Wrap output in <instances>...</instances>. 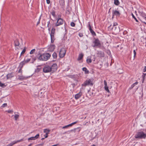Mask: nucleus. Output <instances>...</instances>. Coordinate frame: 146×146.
Listing matches in <instances>:
<instances>
[{
    "mask_svg": "<svg viewBox=\"0 0 146 146\" xmlns=\"http://www.w3.org/2000/svg\"><path fill=\"white\" fill-rule=\"evenodd\" d=\"M50 56L51 55L48 53H45L42 54L39 53L38 54L37 57L39 60L46 61L50 58Z\"/></svg>",
    "mask_w": 146,
    "mask_h": 146,
    "instance_id": "1",
    "label": "nucleus"
},
{
    "mask_svg": "<svg viewBox=\"0 0 146 146\" xmlns=\"http://www.w3.org/2000/svg\"><path fill=\"white\" fill-rule=\"evenodd\" d=\"M94 83V80L93 78H87L82 84V86H92Z\"/></svg>",
    "mask_w": 146,
    "mask_h": 146,
    "instance_id": "2",
    "label": "nucleus"
},
{
    "mask_svg": "<svg viewBox=\"0 0 146 146\" xmlns=\"http://www.w3.org/2000/svg\"><path fill=\"white\" fill-rule=\"evenodd\" d=\"M136 139H145L146 138V133L143 131H139L135 135Z\"/></svg>",
    "mask_w": 146,
    "mask_h": 146,
    "instance_id": "3",
    "label": "nucleus"
},
{
    "mask_svg": "<svg viewBox=\"0 0 146 146\" xmlns=\"http://www.w3.org/2000/svg\"><path fill=\"white\" fill-rule=\"evenodd\" d=\"M94 40L93 42L94 44L92 46L93 47H100L101 46L100 42L98 38H94L93 39Z\"/></svg>",
    "mask_w": 146,
    "mask_h": 146,
    "instance_id": "4",
    "label": "nucleus"
},
{
    "mask_svg": "<svg viewBox=\"0 0 146 146\" xmlns=\"http://www.w3.org/2000/svg\"><path fill=\"white\" fill-rule=\"evenodd\" d=\"M140 15L142 18L140 19V21L146 25V15L143 12H140Z\"/></svg>",
    "mask_w": 146,
    "mask_h": 146,
    "instance_id": "5",
    "label": "nucleus"
},
{
    "mask_svg": "<svg viewBox=\"0 0 146 146\" xmlns=\"http://www.w3.org/2000/svg\"><path fill=\"white\" fill-rule=\"evenodd\" d=\"M64 21L63 19L60 18H58L57 19V22L55 24L56 27H58L61 25H62Z\"/></svg>",
    "mask_w": 146,
    "mask_h": 146,
    "instance_id": "6",
    "label": "nucleus"
},
{
    "mask_svg": "<svg viewBox=\"0 0 146 146\" xmlns=\"http://www.w3.org/2000/svg\"><path fill=\"white\" fill-rule=\"evenodd\" d=\"M108 29H111L114 32L117 33L119 31V27L117 26H112L111 25L108 27Z\"/></svg>",
    "mask_w": 146,
    "mask_h": 146,
    "instance_id": "7",
    "label": "nucleus"
},
{
    "mask_svg": "<svg viewBox=\"0 0 146 146\" xmlns=\"http://www.w3.org/2000/svg\"><path fill=\"white\" fill-rule=\"evenodd\" d=\"M66 52V50L64 48H62L59 52V56L60 58H63L65 55Z\"/></svg>",
    "mask_w": 146,
    "mask_h": 146,
    "instance_id": "8",
    "label": "nucleus"
},
{
    "mask_svg": "<svg viewBox=\"0 0 146 146\" xmlns=\"http://www.w3.org/2000/svg\"><path fill=\"white\" fill-rule=\"evenodd\" d=\"M43 71L44 73L49 72L51 71V68L50 66L48 65L45 66L43 68Z\"/></svg>",
    "mask_w": 146,
    "mask_h": 146,
    "instance_id": "9",
    "label": "nucleus"
},
{
    "mask_svg": "<svg viewBox=\"0 0 146 146\" xmlns=\"http://www.w3.org/2000/svg\"><path fill=\"white\" fill-rule=\"evenodd\" d=\"M31 60L30 59H28L27 60L25 59L23 61L21 62L20 64V66H21L22 67H23V66L25 65L26 64L29 62Z\"/></svg>",
    "mask_w": 146,
    "mask_h": 146,
    "instance_id": "10",
    "label": "nucleus"
},
{
    "mask_svg": "<svg viewBox=\"0 0 146 146\" xmlns=\"http://www.w3.org/2000/svg\"><path fill=\"white\" fill-rule=\"evenodd\" d=\"M120 15V13L119 11H117L116 10H113L112 12V18H113L114 16L115 15L116 16L119 17Z\"/></svg>",
    "mask_w": 146,
    "mask_h": 146,
    "instance_id": "11",
    "label": "nucleus"
},
{
    "mask_svg": "<svg viewBox=\"0 0 146 146\" xmlns=\"http://www.w3.org/2000/svg\"><path fill=\"white\" fill-rule=\"evenodd\" d=\"M88 27L89 30L90 32V33L93 35V36H96V34L94 32V31L92 29L91 26L90 25V22L88 23Z\"/></svg>",
    "mask_w": 146,
    "mask_h": 146,
    "instance_id": "12",
    "label": "nucleus"
},
{
    "mask_svg": "<svg viewBox=\"0 0 146 146\" xmlns=\"http://www.w3.org/2000/svg\"><path fill=\"white\" fill-rule=\"evenodd\" d=\"M50 68H51V71H55L57 70V66L56 64H53L51 66H50Z\"/></svg>",
    "mask_w": 146,
    "mask_h": 146,
    "instance_id": "13",
    "label": "nucleus"
},
{
    "mask_svg": "<svg viewBox=\"0 0 146 146\" xmlns=\"http://www.w3.org/2000/svg\"><path fill=\"white\" fill-rule=\"evenodd\" d=\"M97 54L98 56L100 58L104 57L105 56L104 52L102 51H98Z\"/></svg>",
    "mask_w": 146,
    "mask_h": 146,
    "instance_id": "14",
    "label": "nucleus"
},
{
    "mask_svg": "<svg viewBox=\"0 0 146 146\" xmlns=\"http://www.w3.org/2000/svg\"><path fill=\"white\" fill-rule=\"evenodd\" d=\"M14 75L13 72L8 74L6 75V77L7 79H9L14 77Z\"/></svg>",
    "mask_w": 146,
    "mask_h": 146,
    "instance_id": "15",
    "label": "nucleus"
},
{
    "mask_svg": "<svg viewBox=\"0 0 146 146\" xmlns=\"http://www.w3.org/2000/svg\"><path fill=\"white\" fill-rule=\"evenodd\" d=\"M55 48V46L54 45H50L48 48V51L52 52L54 51Z\"/></svg>",
    "mask_w": 146,
    "mask_h": 146,
    "instance_id": "16",
    "label": "nucleus"
},
{
    "mask_svg": "<svg viewBox=\"0 0 146 146\" xmlns=\"http://www.w3.org/2000/svg\"><path fill=\"white\" fill-rule=\"evenodd\" d=\"M82 94L81 92H80L78 93L75 95V98L76 99H79L82 95Z\"/></svg>",
    "mask_w": 146,
    "mask_h": 146,
    "instance_id": "17",
    "label": "nucleus"
},
{
    "mask_svg": "<svg viewBox=\"0 0 146 146\" xmlns=\"http://www.w3.org/2000/svg\"><path fill=\"white\" fill-rule=\"evenodd\" d=\"M84 56V54L82 53H80L77 58V60L79 61L82 59Z\"/></svg>",
    "mask_w": 146,
    "mask_h": 146,
    "instance_id": "18",
    "label": "nucleus"
},
{
    "mask_svg": "<svg viewBox=\"0 0 146 146\" xmlns=\"http://www.w3.org/2000/svg\"><path fill=\"white\" fill-rule=\"evenodd\" d=\"M18 79L19 80H23L26 79L27 78L23 76H18Z\"/></svg>",
    "mask_w": 146,
    "mask_h": 146,
    "instance_id": "19",
    "label": "nucleus"
},
{
    "mask_svg": "<svg viewBox=\"0 0 146 146\" xmlns=\"http://www.w3.org/2000/svg\"><path fill=\"white\" fill-rule=\"evenodd\" d=\"M54 35H50L51 38V42L52 43L54 42V40H55Z\"/></svg>",
    "mask_w": 146,
    "mask_h": 146,
    "instance_id": "20",
    "label": "nucleus"
},
{
    "mask_svg": "<svg viewBox=\"0 0 146 146\" xmlns=\"http://www.w3.org/2000/svg\"><path fill=\"white\" fill-rule=\"evenodd\" d=\"M82 70L85 72V74H88L89 73V71L87 70L86 67H84L82 68Z\"/></svg>",
    "mask_w": 146,
    "mask_h": 146,
    "instance_id": "21",
    "label": "nucleus"
},
{
    "mask_svg": "<svg viewBox=\"0 0 146 146\" xmlns=\"http://www.w3.org/2000/svg\"><path fill=\"white\" fill-rule=\"evenodd\" d=\"M50 130L47 129H44V130L43 132L44 133H45L46 134H49L50 132Z\"/></svg>",
    "mask_w": 146,
    "mask_h": 146,
    "instance_id": "22",
    "label": "nucleus"
},
{
    "mask_svg": "<svg viewBox=\"0 0 146 146\" xmlns=\"http://www.w3.org/2000/svg\"><path fill=\"white\" fill-rule=\"evenodd\" d=\"M56 29L55 28H52V29L50 35H55V31Z\"/></svg>",
    "mask_w": 146,
    "mask_h": 146,
    "instance_id": "23",
    "label": "nucleus"
},
{
    "mask_svg": "<svg viewBox=\"0 0 146 146\" xmlns=\"http://www.w3.org/2000/svg\"><path fill=\"white\" fill-rule=\"evenodd\" d=\"M15 46H18L19 45V42L18 40H16L14 41Z\"/></svg>",
    "mask_w": 146,
    "mask_h": 146,
    "instance_id": "24",
    "label": "nucleus"
},
{
    "mask_svg": "<svg viewBox=\"0 0 146 146\" xmlns=\"http://www.w3.org/2000/svg\"><path fill=\"white\" fill-rule=\"evenodd\" d=\"M114 4L116 5H118L120 4V2L118 0H114Z\"/></svg>",
    "mask_w": 146,
    "mask_h": 146,
    "instance_id": "25",
    "label": "nucleus"
},
{
    "mask_svg": "<svg viewBox=\"0 0 146 146\" xmlns=\"http://www.w3.org/2000/svg\"><path fill=\"white\" fill-rule=\"evenodd\" d=\"M146 75V73H143V74L142 76V79H143V80L142 81V83H143L144 81V80H145Z\"/></svg>",
    "mask_w": 146,
    "mask_h": 146,
    "instance_id": "26",
    "label": "nucleus"
},
{
    "mask_svg": "<svg viewBox=\"0 0 146 146\" xmlns=\"http://www.w3.org/2000/svg\"><path fill=\"white\" fill-rule=\"evenodd\" d=\"M138 83V82H136L133 84L130 87V89H131L133 88Z\"/></svg>",
    "mask_w": 146,
    "mask_h": 146,
    "instance_id": "27",
    "label": "nucleus"
},
{
    "mask_svg": "<svg viewBox=\"0 0 146 146\" xmlns=\"http://www.w3.org/2000/svg\"><path fill=\"white\" fill-rule=\"evenodd\" d=\"M52 56L54 59H56L57 57V54L55 52H54L52 55Z\"/></svg>",
    "mask_w": 146,
    "mask_h": 146,
    "instance_id": "28",
    "label": "nucleus"
},
{
    "mask_svg": "<svg viewBox=\"0 0 146 146\" xmlns=\"http://www.w3.org/2000/svg\"><path fill=\"white\" fill-rule=\"evenodd\" d=\"M26 51V48H25V47L23 49V50L22 51V52H21V55H20V57L23 54H24L25 53Z\"/></svg>",
    "mask_w": 146,
    "mask_h": 146,
    "instance_id": "29",
    "label": "nucleus"
},
{
    "mask_svg": "<svg viewBox=\"0 0 146 146\" xmlns=\"http://www.w3.org/2000/svg\"><path fill=\"white\" fill-rule=\"evenodd\" d=\"M14 144H15V143L14 141L13 142H11L8 145H7V146H12Z\"/></svg>",
    "mask_w": 146,
    "mask_h": 146,
    "instance_id": "30",
    "label": "nucleus"
},
{
    "mask_svg": "<svg viewBox=\"0 0 146 146\" xmlns=\"http://www.w3.org/2000/svg\"><path fill=\"white\" fill-rule=\"evenodd\" d=\"M52 15L54 17H56L55 12L54 11H52V12H51Z\"/></svg>",
    "mask_w": 146,
    "mask_h": 146,
    "instance_id": "31",
    "label": "nucleus"
},
{
    "mask_svg": "<svg viewBox=\"0 0 146 146\" xmlns=\"http://www.w3.org/2000/svg\"><path fill=\"white\" fill-rule=\"evenodd\" d=\"M39 137V134H37L35 136V137H33L34 139L35 140V139H38Z\"/></svg>",
    "mask_w": 146,
    "mask_h": 146,
    "instance_id": "32",
    "label": "nucleus"
},
{
    "mask_svg": "<svg viewBox=\"0 0 146 146\" xmlns=\"http://www.w3.org/2000/svg\"><path fill=\"white\" fill-rule=\"evenodd\" d=\"M71 126H72L71 125V124H69V125H68L66 126H63V127H62V128L63 129H65V128H67L68 127H71Z\"/></svg>",
    "mask_w": 146,
    "mask_h": 146,
    "instance_id": "33",
    "label": "nucleus"
},
{
    "mask_svg": "<svg viewBox=\"0 0 146 146\" xmlns=\"http://www.w3.org/2000/svg\"><path fill=\"white\" fill-rule=\"evenodd\" d=\"M104 88L105 90L108 92H110V91L108 89V87L107 86H105Z\"/></svg>",
    "mask_w": 146,
    "mask_h": 146,
    "instance_id": "34",
    "label": "nucleus"
},
{
    "mask_svg": "<svg viewBox=\"0 0 146 146\" xmlns=\"http://www.w3.org/2000/svg\"><path fill=\"white\" fill-rule=\"evenodd\" d=\"M86 62L88 63H90L92 62V60L91 59L89 58L86 60Z\"/></svg>",
    "mask_w": 146,
    "mask_h": 146,
    "instance_id": "35",
    "label": "nucleus"
},
{
    "mask_svg": "<svg viewBox=\"0 0 146 146\" xmlns=\"http://www.w3.org/2000/svg\"><path fill=\"white\" fill-rule=\"evenodd\" d=\"M6 86L5 85V84L2 83L0 81V86L1 87H4Z\"/></svg>",
    "mask_w": 146,
    "mask_h": 146,
    "instance_id": "36",
    "label": "nucleus"
},
{
    "mask_svg": "<svg viewBox=\"0 0 146 146\" xmlns=\"http://www.w3.org/2000/svg\"><path fill=\"white\" fill-rule=\"evenodd\" d=\"M35 49L31 50L30 52V54H33L35 52Z\"/></svg>",
    "mask_w": 146,
    "mask_h": 146,
    "instance_id": "37",
    "label": "nucleus"
},
{
    "mask_svg": "<svg viewBox=\"0 0 146 146\" xmlns=\"http://www.w3.org/2000/svg\"><path fill=\"white\" fill-rule=\"evenodd\" d=\"M77 129V128H75L73 129H72L70 130H69L68 131V132L69 133H70L71 132L74 131V132H75L76 130Z\"/></svg>",
    "mask_w": 146,
    "mask_h": 146,
    "instance_id": "38",
    "label": "nucleus"
},
{
    "mask_svg": "<svg viewBox=\"0 0 146 146\" xmlns=\"http://www.w3.org/2000/svg\"><path fill=\"white\" fill-rule=\"evenodd\" d=\"M24 140L23 139H22L19 140H17L16 141H14L15 143V144L19 142H21L23 141Z\"/></svg>",
    "mask_w": 146,
    "mask_h": 146,
    "instance_id": "39",
    "label": "nucleus"
},
{
    "mask_svg": "<svg viewBox=\"0 0 146 146\" xmlns=\"http://www.w3.org/2000/svg\"><path fill=\"white\" fill-rule=\"evenodd\" d=\"M19 115L17 114H15L14 116V117L15 120H17V119L19 118Z\"/></svg>",
    "mask_w": 146,
    "mask_h": 146,
    "instance_id": "40",
    "label": "nucleus"
},
{
    "mask_svg": "<svg viewBox=\"0 0 146 146\" xmlns=\"http://www.w3.org/2000/svg\"><path fill=\"white\" fill-rule=\"evenodd\" d=\"M19 67L20 68V69H19V70L18 72L19 73H21L22 74V68L23 67H22L21 66H20L19 65Z\"/></svg>",
    "mask_w": 146,
    "mask_h": 146,
    "instance_id": "41",
    "label": "nucleus"
},
{
    "mask_svg": "<svg viewBox=\"0 0 146 146\" xmlns=\"http://www.w3.org/2000/svg\"><path fill=\"white\" fill-rule=\"evenodd\" d=\"M61 1H62L61 3H60V5L63 6L64 5L65 3H64V0H62L60 1V2Z\"/></svg>",
    "mask_w": 146,
    "mask_h": 146,
    "instance_id": "42",
    "label": "nucleus"
},
{
    "mask_svg": "<svg viewBox=\"0 0 146 146\" xmlns=\"http://www.w3.org/2000/svg\"><path fill=\"white\" fill-rule=\"evenodd\" d=\"M132 14V17L133 18H134L135 20V21H136V22H138V20L135 17V16H134V15H133V13H132L131 14Z\"/></svg>",
    "mask_w": 146,
    "mask_h": 146,
    "instance_id": "43",
    "label": "nucleus"
},
{
    "mask_svg": "<svg viewBox=\"0 0 146 146\" xmlns=\"http://www.w3.org/2000/svg\"><path fill=\"white\" fill-rule=\"evenodd\" d=\"M28 141H29V140H35L34 139L33 137H32L30 138H28Z\"/></svg>",
    "mask_w": 146,
    "mask_h": 146,
    "instance_id": "44",
    "label": "nucleus"
},
{
    "mask_svg": "<svg viewBox=\"0 0 146 146\" xmlns=\"http://www.w3.org/2000/svg\"><path fill=\"white\" fill-rule=\"evenodd\" d=\"M70 25L72 27H74L75 26V24L73 22H72L70 23Z\"/></svg>",
    "mask_w": 146,
    "mask_h": 146,
    "instance_id": "45",
    "label": "nucleus"
},
{
    "mask_svg": "<svg viewBox=\"0 0 146 146\" xmlns=\"http://www.w3.org/2000/svg\"><path fill=\"white\" fill-rule=\"evenodd\" d=\"M7 103H4L3 104L2 106L1 107L3 108H5L7 107Z\"/></svg>",
    "mask_w": 146,
    "mask_h": 146,
    "instance_id": "46",
    "label": "nucleus"
},
{
    "mask_svg": "<svg viewBox=\"0 0 146 146\" xmlns=\"http://www.w3.org/2000/svg\"><path fill=\"white\" fill-rule=\"evenodd\" d=\"M66 13L68 14H69L70 13V10L69 9H68V10L67 9L66 11Z\"/></svg>",
    "mask_w": 146,
    "mask_h": 146,
    "instance_id": "47",
    "label": "nucleus"
},
{
    "mask_svg": "<svg viewBox=\"0 0 146 146\" xmlns=\"http://www.w3.org/2000/svg\"><path fill=\"white\" fill-rule=\"evenodd\" d=\"M78 121H76L75 122H73V123H71V125L72 126V125L78 123Z\"/></svg>",
    "mask_w": 146,
    "mask_h": 146,
    "instance_id": "48",
    "label": "nucleus"
},
{
    "mask_svg": "<svg viewBox=\"0 0 146 146\" xmlns=\"http://www.w3.org/2000/svg\"><path fill=\"white\" fill-rule=\"evenodd\" d=\"M79 36L80 37H82L83 36V35L82 33H80L79 34Z\"/></svg>",
    "mask_w": 146,
    "mask_h": 146,
    "instance_id": "49",
    "label": "nucleus"
},
{
    "mask_svg": "<svg viewBox=\"0 0 146 146\" xmlns=\"http://www.w3.org/2000/svg\"><path fill=\"white\" fill-rule=\"evenodd\" d=\"M41 70V68H37L36 69V72H39Z\"/></svg>",
    "mask_w": 146,
    "mask_h": 146,
    "instance_id": "50",
    "label": "nucleus"
},
{
    "mask_svg": "<svg viewBox=\"0 0 146 146\" xmlns=\"http://www.w3.org/2000/svg\"><path fill=\"white\" fill-rule=\"evenodd\" d=\"M117 23L115 22L114 23L113 25L112 26H117Z\"/></svg>",
    "mask_w": 146,
    "mask_h": 146,
    "instance_id": "51",
    "label": "nucleus"
},
{
    "mask_svg": "<svg viewBox=\"0 0 146 146\" xmlns=\"http://www.w3.org/2000/svg\"><path fill=\"white\" fill-rule=\"evenodd\" d=\"M40 19H41V18H40V17H39V19H38V22L37 23V25H38V24H40Z\"/></svg>",
    "mask_w": 146,
    "mask_h": 146,
    "instance_id": "52",
    "label": "nucleus"
},
{
    "mask_svg": "<svg viewBox=\"0 0 146 146\" xmlns=\"http://www.w3.org/2000/svg\"><path fill=\"white\" fill-rule=\"evenodd\" d=\"M104 84L105 86H107V82H106V81L105 80L104 81Z\"/></svg>",
    "mask_w": 146,
    "mask_h": 146,
    "instance_id": "53",
    "label": "nucleus"
},
{
    "mask_svg": "<svg viewBox=\"0 0 146 146\" xmlns=\"http://www.w3.org/2000/svg\"><path fill=\"white\" fill-rule=\"evenodd\" d=\"M146 71V66H145L144 67V68L143 70V72H145Z\"/></svg>",
    "mask_w": 146,
    "mask_h": 146,
    "instance_id": "54",
    "label": "nucleus"
},
{
    "mask_svg": "<svg viewBox=\"0 0 146 146\" xmlns=\"http://www.w3.org/2000/svg\"><path fill=\"white\" fill-rule=\"evenodd\" d=\"M133 53H134V57H135V56L136 55V52L135 50H133Z\"/></svg>",
    "mask_w": 146,
    "mask_h": 146,
    "instance_id": "55",
    "label": "nucleus"
},
{
    "mask_svg": "<svg viewBox=\"0 0 146 146\" xmlns=\"http://www.w3.org/2000/svg\"><path fill=\"white\" fill-rule=\"evenodd\" d=\"M46 3L48 4H49L50 3V0H46Z\"/></svg>",
    "mask_w": 146,
    "mask_h": 146,
    "instance_id": "56",
    "label": "nucleus"
},
{
    "mask_svg": "<svg viewBox=\"0 0 146 146\" xmlns=\"http://www.w3.org/2000/svg\"><path fill=\"white\" fill-rule=\"evenodd\" d=\"M44 138H46L48 137V134H46L45 135H44Z\"/></svg>",
    "mask_w": 146,
    "mask_h": 146,
    "instance_id": "57",
    "label": "nucleus"
},
{
    "mask_svg": "<svg viewBox=\"0 0 146 146\" xmlns=\"http://www.w3.org/2000/svg\"><path fill=\"white\" fill-rule=\"evenodd\" d=\"M13 112V111L12 110H8V112L9 113H12Z\"/></svg>",
    "mask_w": 146,
    "mask_h": 146,
    "instance_id": "58",
    "label": "nucleus"
},
{
    "mask_svg": "<svg viewBox=\"0 0 146 146\" xmlns=\"http://www.w3.org/2000/svg\"><path fill=\"white\" fill-rule=\"evenodd\" d=\"M36 60V58H33V62H32V63H33Z\"/></svg>",
    "mask_w": 146,
    "mask_h": 146,
    "instance_id": "59",
    "label": "nucleus"
},
{
    "mask_svg": "<svg viewBox=\"0 0 146 146\" xmlns=\"http://www.w3.org/2000/svg\"><path fill=\"white\" fill-rule=\"evenodd\" d=\"M48 25H47V27H49V24H50V21H48Z\"/></svg>",
    "mask_w": 146,
    "mask_h": 146,
    "instance_id": "60",
    "label": "nucleus"
},
{
    "mask_svg": "<svg viewBox=\"0 0 146 146\" xmlns=\"http://www.w3.org/2000/svg\"><path fill=\"white\" fill-rule=\"evenodd\" d=\"M77 128V129H78V131L79 132L81 130V128H80V127H78L77 128Z\"/></svg>",
    "mask_w": 146,
    "mask_h": 146,
    "instance_id": "61",
    "label": "nucleus"
},
{
    "mask_svg": "<svg viewBox=\"0 0 146 146\" xmlns=\"http://www.w3.org/2000/svg\"><path fill=\"white\" fill-rule=\"evenodd\" d=\"M48 27V31H50V28H51V26H49V27Z\"/></svg>",
    "mask_w": 146,
    "mask_h": 146,
    "instance_id": "62",
    "label": "nucleus"
},
{
    "mask_svg": "<svg viewBox=\"0 0 146 146\" xmlns=\"http://www.w3.org/2000/svg\"><path fill=\"white\" fill-rule=\"evenodd\" d=\"M58 145V144H56V145H52L51 146H57Z\"/></svg>",
    "mask_w": 146,
    "mask_h": 146,
    "instance_id": "63",
    "label": "nucleus"
},
{
    "mask_svg": "<svg viewBox=\"0 0 146 146\" xmlns=\"http://www.w3.org/2000/svg\"><path fill=\"white\" fill-rule=\"evenodd\" d=\"M32 145V143H31L30 144H29V145H28V146H31Z\"/></svg>",
    "mask_w": 146,
    "mask_h": 146,
    "instance_id": "64",
    "label": "nucleus"
}]
</instances>
